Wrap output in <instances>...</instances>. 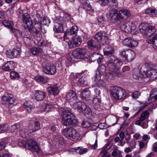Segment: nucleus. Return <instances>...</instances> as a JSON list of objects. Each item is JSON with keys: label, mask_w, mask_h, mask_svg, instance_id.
I'll list each match as a JSON object with an SVG mask.
<instances>
[{"label": "nucleus", "mask_w": 157, "mask_h": 157, "mask_svg": "<svg viewBox=\"0 0 157 157\" xmlns=\"http://www.w3.org/2000/svg\"><path fill=\"white\" fill-rule=\"evenodd\" d=\"M92 57H94L95 58L94 60L97 59L98 63L99 64L101 63L102 59V57L99 55L98 53L95 52L93 54L92 56Z\"/></svg>", "instance_id": "obj_41"}, {"label": "nucleus", "mask_w": 157, "mask_h": 157, "mask_svg": "<svg viewBox=\"0 0 157 157\" xmlns=\"http://www.w3.org/2000/svg\"><path fill=\"white\" fill-rule=\"evenodd\" d=\"M33 26L31 29L33 32V36L34 38L37 40V38H39L41 36L40 31L42 28V22L33 23Z\"/></svg>", "instance_id": "obj_9"}, {"label": "nucleus", "mask_w": 157, "mask_h": 157, "mask_svg": "<svg viewBox=\"0 0 157 157\" xmlns=\"http://www.w3.org/2000/svg\"><path fill=\"white\" fill-rule=\"evenodd\" d=\"M33 128H30V130L29 132L30 133L34 132L36 131V130H38L40 128V123L38 121H36L34 122V124L33 125Z\"/></svg>", "instance_id": "obj_32"}, {"label": "nucleus", "mask_w": 157, "mask_h": 157, "mask_svg": "<svg viewBox=\"0 0 157 157\" xmlns=\"http://www.w3.org/2000/svg\"><path fill=\"white\" fill-rule=\"evenodd\" d=\"M113 151L111 153L112 156H115L117 155H121V152L118 149V147L117 146H115L113 147Z\"/></svg>", "instance_id": "obj_39"}, {"label": "nucleus", "mask_w": 157, "mask_h": 157, "mask_svg": "<svg viewBox=\"0 0 157 157\" xmlns=\"http://www.w3.org/2000/svg\"><path fill=\"white\" fill-rule=\"evenodd\" d=\"M100 75H103L106 72V68L105 65L103 64L100 66L98 68Z\"/></svg>", "instance_id": "obj_42"}, {"label": "nucleus", "mask_w": 157, "mask_h": 157, "mask_svg": "<svg viewBox=\"0 0 157 157\" xmlns=\"http://www.w3.org/2000/svg\"><path fill=\"white\" fill-rule=\"evenodd\" d=\"M114 52V49H112L109 50H105L104 51V54L105 55H112Z\"/></svg>", "instance_id": "obj_60"}, {"label": "nucleus", "mask_w": 157, "mask_h": 157, "mask_svg": "<svg viewBox=\"0 0 157 157\" xmlns=\"http://www.w3.org/2000/svg\"><path fill=\"white\" fill-rule=\"evenodd\" d=\"M21 126L20 124L19 123H16L15 124H13L7 128L8 130L7 131H8L11 133L13 132L17 128H20Z\"/></svg>", "instance_id": "obj_35"}, {"label": "nucleus", "mask_w": 157, "mask_h": 157, "mask_svg": "<svg viewBox=\"0 0 157 157\" xmlns=\"http://www.w3.org/2000/svg\"><path fill=\"white\" fill-rule=\"evenodd\" d=\"M53 30L56 33H62L64 31L62 26L58 24H56L54 25Z\"/></svg>", "instance_id": "obj_31"}, {"label": "nucleus", "mask_w": 157, "mask_h": 157, "mask_svg": "<svg viewBox=\"0 0 157 157\" xmlns=\"http://www.w3.org/2000/svg\"><path fill=\"white\" fill-rule=\"evenodd\" d=\"M120 55L124 58V60L128 61H132L136 57L135 52L130 49L123 51Z\"/></svg>", "instance_id": "obj_10"}, {"label": "nucleus", "mask_w": 157, "mask_h": 157, "mask_svg": "<svg viewBox=\"0 0 157 157\" xmlns=\"http://www.w3.org/2000/svg\"><path fill=\"white\" fill-rule=\"evenodd\" d=\"M130 15V12L126 9L121 10L118 13V17L121 19L124 18L125 17H128Z\"/></svg>", "instance_id": "obj_26"}, {"label": "nucleus", "mask_w": 157, "mask_h": 157, "mask_svg": "<svg viewBox=\"0 0 157 157\" xmlns=\"http://www.w3.org/2000/svg\"><path fill=\"white\" fill-rule=\"evenodd\" d=\"M143 67L147 69V72H144L143 75L144 77H148L147 81L151 79H154L157 78V65L147 63H145Z\"/></svg>", "instance_id": "obj_3"}, {"label": "nucleus", "mask_w": 157, "mask_h": 157, "mask_svg": "<svg viewBox=\"0 0 157 157\" xmlns=\"http://www.w3.org/2000/svg\"><path fill=\"white\" fill-rule=\"evenodd\" d=\"M145 13L147 14L155 16L157 15V10L154 9L148 8L145 10Z\"/></svg>", "instance_id": "obj_37"}, {"label": "nucleus", "mask_w": 157, "mask_h": 157, "mask_svg": "<svg viewBox=\"0 0 157 157\" xmlns=\"http://www.w3.org/2000/svg\"><path fill=\"white\" fill-rule=\"evenodd\" d=\"M107 16L108 18H110L111 19L116 20L118 17L117 10L115 9H112L110 10L107 14Z\"/></svg>", "instance_id": "obj_21"}, {"label": "nucleus", "mask_w": 157, "mask_h": 157, "mask_svg": "<svg viewBox=\"0 0 157 157\" xmlns=\"http://www.w3.org/2000/svg\"><path fill=\"white\" fill-rule=\"evenodd\" d=\"M46 96V93L44 91L39 90L35 91L34 97L35 99L38 101L42 100Z\"/></svg>", "instance_id": "obj_18"}, {"label": "nucleus", "mask_w": 157, "mask_h": 157, "mask_svg": "<svg viewBox=\"0 0 157 157\" xmlns=\"http://www.w3.org/2000/svg\"><path fill=\"white\" fill-rule=\"evenodd\" d=\"M34 79L36 82H40L42 84H44L47 83L48 82V78L43 76H38L36 77Z\"/></svg>", "instance_id": "obj_30"}, {"label": "nucleus", "mask_w": 157, "mask_h": 157, "mask_svg": "<svg viewBox=\"0 0 157 157\" xmlns=\"http://www.w3.org/2000/svg\"><path fill=\"white\" fill-rule=\"evenodd\" d=\"M72 38L74 41V43H75L76 47L80 45L82 43V40L80 37L78 36L76 38L73 37Z\"/></svg>", "instance_id": "obj_47"}, {"label": "nucleus", "mask_w": 157, "mask_h": 157, "mask_svg": "<svg viewBox=\"0 0 157 157\" xmlns=\"http://www.w3.org/2000/svg\"><path fill=\"white\" fill-rule=\"evenodd\" d=\"M54 140L56 142H57L61 144H62L64 143V140H63V138L59 134H57V135H54Z\"/></svg>", "instance_id": "obj_33"}, {"label": "nucleus", "mask_w": 157, "mask_h": 157, "mask_svg": "<svg viewBox=\"0 0 157 157\" xmlns=\"http://www.w3.org/2000/svg\"><path fill=\"white\" fill-rule=\"evenodd\" d=\"M98 82L99 85H101V86L105 87L106 86V83L104 80L101 79Z\"/></svg>", "instance_id": "obj_62"}, {"label": "nucleus", "mask_w": 157, "mask_h": 157, "mask_svg": "<svg viewBox=\"0 0 157 157\" xmlns=\"http://www.w3.org/2000/svg\"><path fill=\"white\" fill-rule=\"evenodd\" d=\"M18 144L20 146L24 147L31 151H35L36 152H38L40 150L39 147L37 143L31 138L28 139L26 142L24 141H19L18 143Z\"/></svg>", "instance_id": "obj_6"}, {"label": "nucleus", "mask_w": 157, "mask_h": 157, "mask_svg": "<svg viewBox=\"0 0 157 157\" xmlns=\"http://www.w3.org/2000/svg\"><path fill=\"white\" fill-rule=\"evenodd\" d=\"M42 24L44 25L48 26L50 23V19L47 17H44L42 19Z\"/></svg>", "instance_id": "obj_50"}, {"label": "nucleus", "mask_w": 157, "mask_h": 157, "mask_svg": "<svg viewBox=\"0 0 157 157\" xmlns=\"http://www.w3.org/2000/svg\"><path fill=\"white\" fill-rule=\"evenodd\" d=\"M123 43L125 45L132 48H135L138 44L137 41L131 37H128L125 39L123 40Z\"/></svg>", "instance_id": "obj_17"}, {"label": "nucleus", "mask_w": 157, "mask_h": 157, "mask_svg": "<svg viewBox=\"0 0 157 157\" xmlns=\"http://www.w3.org/2000/svg\"><path fill=\"white\" fill-rule=\"evenodd\" d=\"M8 126L6 124L0 125V133H3L8 130Z\"/></svg>", "instance_id": "obj_52"}, {"label": "nucleus", "mask_w": 157, "mask_h": 157, "mask_svg": "<svg viewBox=\"0 0 157 157\" xmlns=\"http://www.w3.org/2000/svg\"><path fill=\"white\" fill-rule=\"evenodd\" d=\"M33 23L42 22V17L40 14L37 13L33 16Z\"/></svg>", "instance_id": "obj_36"}, {"label": "nucleus", "mask_w": 157, "mask_h": 157, "mask_svg": "<svg viewBox=\"0 0 157 157\" xmlns=\"http://www.w3.org/2000/svg\"><path fill=\"white\" fill-rule=\"evenodd\" d=\"M15 64L13 61H8L2 67V69L5 71H9L13 69L15 67Z\"/></svg>", "instance_id": "obj_20"}, {"label": "nucleus", "mask_w": 157, "mask_h": 157, "mask_svg": "<svg viewBox=\"0 0 157 157\" xmlns=\"http://www.w3.org/2000/svg\"><path fill=\"white\" fill-rule=\"evenodd\" d=\"M148 42L149 44L151 43L154 48H157V39H155L154 38H151L148 40Z\"/></svg>", "instance_id": "obj_46"}, {"label": "nucleus", "mask_w": 157, "mask_h": 157, "mask_svg": "<svg viewBox=\"0 0 157 157\" xmlns=\"http://www.w3.org/2000/svg\"><path fill=\"white\" fill-rule=\"evenodd\" d=\"M88 46L90 49H99L100 48L99 44H96L95 42L93 40H89L87 42Z\"/></svg>", "instance_id": "obj_27"}, {"label": "nucleus", "mask_w": 157, "mask_h": 157, "mask_svg": "<svg viewBox=\"0 0 157 157\" xmlns=\"http://www.w3.org/2000/svg\"><path fill=\"white\" fill-rule=\"evenodd\" d=\"M105 124L104 123H101L98 125V127L99 128L101 129H103L105 128Z\"/></svg>", "instance_id": "obj_64"}, {"label": "nucleus", "mask_w": 157, "mask_h": 157, "mask_svg": "<svg viewBox=\"0 0 157 157\" xmlns=\"http://www.w3.org/2000/svg\"><path fill=\"white\" fill-rule=\"evenodd\" d=\"M108 58L107 67L111 72L107 73L103 76L104 78L103 79L105 80H109L113 77L118 76L120 75L119 69L123 64L121 61L116 58L113 55L109 56Z\"/></svg>", "instance_id": "obj_1"}, {"label": "nucleus", "mask_w": 157, "mask_h": 157, "mask_svg": "<svg viewBox=\"0 0 157 157\" xmlns=\"http://www.w3.org/2000/svg\"><path fill=\"white\" fill-rule=\"evenodd\" d=\"M148 0H134L135 2L139 4L145 3Z\"/></svg>", "instance_id": "obj_61"}, {"label": "nucleus", "mask_w": 157, "mask_h": 157, "mask_svg": "<svg viewBox=\"0 0 157 157\" xmlns=\"http://www.w3.org/2000/svg\"><path fill=\"white\" fill-rule=\"evenodd\" d=\"M24 106L26 111L30 113L34 109L35 106L33 103L30 101H26L24 103Z\"/></svg>", "instance_id": "obj_24"}, {"label": "nucleus", "mask_w": 157, "mask_h": 157, "mask_svg": "<svg viewBox=\"0 0 157 157\" xmlns=\"http://www.w3.org/2000/svg\"><path fill=\"white\" fill-rule=\"evenodd\" d=\"M14 58L19 56L21 52V49L20 48L16 47L12 50Z\"/></svg>", "instance_id": "obj_40"}, {"label": "nucleus", "mask_w": 157, "mask_h": 157, "mask_svg": "<svg viewBox=\"0 0 157 157\" xmlns=\"http://www.w3.org/2000/svg\"><path fill=\"white\" fill-rule=\"evenodd\" d=\"M111 93L113 97L117 100H121L123 99L126 95L124 90L119 87H116L113 88Z\"/></svg>", "instance_id": "obj_8"}, {"label": "nucleus", "mask_w": 157, "mask_h": 157, "mask_svg": "<svg viewBox=\"0 0 157 157\" xmlns=\"http://www.w3.org/2000/svg\"><path fill=\"white\" fill-rule=\"evenodd\" d=\"M6 54L7 57L10 58H13V56L12 50H8L6 52Z\"/></svg>", "instance_id": "obj_56"}, {"label": "nucleus", "mask_w": 157, "mask_h": 157, "mask_svg": "<svg viewBox=\"0 0 157 157\" xmlns=\"http://www.w3.org/2000/svg\"><path fill=\"white\" fill-rule=\"evenodd\" d=\"M100 75L96 74L94 76V80L96 83H98V82L101 79V76Z\"/></svg>", "instance_id": "obj_55"}, {"label": "nucleus", "mask_w": 157, "mask_h": 157, "mask_svg": "<svg viewBox=\"0 0 157 157\" xmlns=\"http://www.w3.org/2000/svg\"><path fill=\"white\" fill-rule=\"evenodd\" d=\"M62 131L63 135L72 140L76 141L80 139L81 135L73 128H66Z\"/></svg>", "instance_id": "obj_5"}, {"label": "nucleus", "mask_w": 157, "mask_h": 157, "mask_svg": "<svg viewBox=\"0 0 157 157\" xmlns=\"http://www.w3.org/2000/svg\"><path fill=\"white\" fill-rule=\"evenodd\" d=\"M84 8L86 10H92L93 11L90 5L87 2H85L84 3Z\"/></svg>", "instance_id": "obj_53"}, {"label": "nucleus", "mask_w": 157, "mask_h": 157, "mask_svg": "<svg viewBox=\"0 0 157 157\" xmlns=\"http://www.w3.org/2000/svg\"><path fill=\"white\" fill-rule=\"evenodd\" d=\"M120 28L122 31L128 33H130L132 30H134L136 26L132 22H129L122 24Z\"/></svg>", "instance_id": "obj_13"}, {"label": "nucleus", "mask_w": 157, "mask_h": 157, "mask_svg": "<svg viewBox=\"0 0 157 157\" xmlns=\"http://www.w3.org/2000/svg\"><path fill=\"white\" fill-rule=\"evenodd\" d=\"M78 29L77 26L74 25L70 29V31L68 32H66L64 35V39L68 38H73L76 36L77 34Z\"/></svg>", "instance_id": "obj_12"}, {"label": "nucleus", "mask_w": 157, "mask_h": 157, "mask_svg": "<svg viewBox=\"0 0 157 157\" xmlns=\"http://www.w3.org/2000/svg\"><path fill=\"white\" fill-rule=\"evenodd\" d=\"M30 129L28 130L27 128L23 129L20 132V134L23 137H26L27 136L29 135V133H30L29 132Z\"/></svg>", "instance_id": "obj_44"}, {"label": "nucleus", "mask_w": 157, "mask_h": 157, "mask_svg": "<svg viewBox=\"0 0 157 157\" xmlns=\"http://www.w3.org/2000/svg\"><path fill=\"white\" fill-rule=\"evenodd\" d=\"M10 76L11 79H17L19 77L18 73L13 71L10 73Z\"/></svg>", "instance_id": "obj_49"}, {"label": "nucleus", "mask_w": 157, "mask_h": 157, "mask_svg": "<svg viewBox=\"0 0 157 157\" xmlns=\"http://www.w3.org/2000/svg\"><path fill=\"white\" fill-rule=\"evenodd\" d=\"M66 99L70 102H74L75 100V102L79 101L78 100L76 95L75 92L73 90H70L66 95Z\"/></svg>", "instance_id": "obj_19"}, {"label": "nucleus", "mask_w": 157, "mask_h": 157, "mask_svg": "<svg viewBox=\"0 0 157 157\" xmlns=\"http://www.w3.org/2000/svg\"><path fill=\"white\" fill-rule=\"evenodd\" d=\"M147 69H146V71H143V73L142 74V75L140 74L139 72H138H138L136 73L133 75V77L135 79H138L140 77H142L144 78H148V77H144L143 76L144 72H147Z\"/></svg>", "instance_id": "obj_45"}, {"label": "nucleus", "mask_w": 157, "mask_h": 157, "mask_svg": "<svg viewBox=\"0 0 157 157\" xmlns=\"http://www.w3.org/2000/svg\"><path fill=\"white\" fill-rule=\"evenodd\" d=\"M73 108L75 109H77L79 113H82L85 116L90 115L91 113L90 108L84 102L80 101L74 102Z\"/></svg>", "instance_id": "obj_7"}, {"label": "nucleus", "mask_w": 157, "mask_h": 157, "mask_svg": "<svg viewBox=\"0 0 157 157\" xmlns=\"http://www.w3.org/2000/svg\"><path fill=\"white\" fill-rule=\"evenodd\" d=\"M5 145V143L2 142H0V151L4 149Z\"/></svg>", "instance_id": "obj_63"}, {"label": "nucleus", "mask_w": 157, "mask_h": 157, "mask_svg": "<svg viewBox=\"0 0 157 157\" xmlns=\"http://www.w3.org/2000/svg\"><path fill=\"white\" fill-rule=\"evenodd\" d=\"M149 27L148 24L146 23H142L139 26L140 31L142 33L145 35Z\"/></svg>", "instance_id": "obj_28"}, {"label": "nucleus", "mask_w": 157, "mask_h": 157, "mask_svg": "<svg viewBox=\"0 0 157 157\" xmlns=\"http://www.w3.org/2000/svg\"><path fill=\"white\" fill-rule=\"evenodd\" d=\"M43 71L49 74L54 75L56 71L55 67L50 63H47L43 69Z\"/></svg>", "instance_id": "obj_16"}, {"label": "nucleus", "mask_w": 157, "mask_h": 157, "mask_svg": "<svg viewBox=\"0 0 157 157\" xmlns=\"http://www.w3.org/2000/svg\"><path fill=\"white\" fill-rule=\"evenodd\" d=\"M94 37L99 43L103 42L105 43L106 40L108 39V36L106 32L103 31H100L97 33Z\"/></svg>", "instance_id": "obj_15"}, {"label": "nucleus", "mask_w": 157, "mask_h": 157, "mask_svg": "<svg viewBox=\"0 0 157 157\" xmlns=\"http://www.w3.org/2000/svg\"><path fill=\"white\" fill-rule=\"evenodd\" d=\"M78 83H79L82 86H85L88 85L87 79L83 77H82L79 79Z\"/></svg>", "instance_id": "obj_38"}, {"label": "nucleus", "mask_w": 157, "mask_h": 157, "mask_svg": "<svg viewBox=\"0 0 157 157\" xmlns=\"http://www.w3.org/2000/svg\"><path fill=\"white\" fill-rule=\"evenodd\" d=\"M2 24L6 27L13 30V22L10 20H4L2 21Z\"/></svg>", "instance_id": "obj_34"}, {"label": "nucleus", "mask_w": 157, "mask_h": 157, "mask_svg": "<svg viewBox=\"0 0 157 157\" xmlns=\"http://www.w3.org/2000/svg\"><path fill=\"white\" fill-rule=\"evenodd\" d=\"M2 99L6 104H12L15 101V99L13 95L9 93H6L2 97Z\"/></svg>", "instance_id": "obj_14"}, {"label": "nucleus", "mask_w": 157, "mask_h": 157, "mask_svg": "<svg viewBox=\"0 0 157 157\" xmlns=\"http://www.w3.org/2000/svg\"><path fill=\"white\" fill-rule=\"evenodd\" d=\"M153 110L152 107H149L147 110L142 112L140 117V120L143 121L146 119L148 118L149 116L150 112H152Z\"/></svg>", "instance_id": "obj_22"}, {"label": "nucleus", "mask_w": 157, "mask_h": 157, "mask_svg": "<svg viewBox=\"0 0 157 157\" xmlns=\"http://www.w3.org/2000/svg\"><path fill=\"white\" fill-rule=\"evenodd\" d=\"M68 45L69 48H74L76 47V45L75 44V43H74V41L72 39V40H70L68 42Z\"/></svg>", "instance_id": "obj_57"}, {"label": "nucleus", "mask_w": 157, "mask_h": 157, "mask_svg": "<svg viewBox=\"0 0 157 157\" xmlns=\"http://www.w3.org/2000/svg\"><path fill=\"white\" fill-rule=\"evenodd\" d=\"M140 94V93H139L138 91H136L132 93V96L133 98L136 99L139 98Z\"/></svg>", "instance_id": "obj_58"}, {"label": "nucleus", "mask_w": 157, "mask_h": 157, "mask_svg": "<svg viewBox=\"0 0 157 157\" xmlns=\"http://www.w3.org/2000/svg\"><path fill=\"white\" fill-rule=\"evenodd\" d=\"M91 124L87 121H84L82 123V126L85 128H88L90 126Z\"/></svg>", "instance_id": "obj_59"}, {"label": "nucleus", "mask_w": 157, "mask_h": 157, "mask_svg": "<svg viewBox=\"0 0 157 157\" xmlns=\"http://www.w3.org/2000/svg\"><path fill=\"white\" fill-rule=\"evenodd\" d=\"M42 49L40 48L35 47L31 48L30 51L32 54L34 55H38L40 52H42Z\"/></svg>", "instance_id": "obj_43"}, {"label": "nucleus", "mask_w": 157, "mask_h": 157, "mask_svg": "<svg viewBox=\"0 0 157 157\" xmlns=\"http://www.w3.org/2000/svg\"><path fill=\"white\" fill-rule=\"evenodd\" d=\"M86 49L83 48H77L73 52L72 55L75 58L80 59L84 58L86 53Z\"/></svg>", "instance_id": "obj_11"}, {"label": "nucleus", "mask_w": 157, "mask_h": 157, "mask_svg": "<svg viewBox=\"0 0 157 157\" xmlns=\"http://www.w3.org/2000/svg\"><path fill=\"white\" fill-rule=\"evenodd\" d=\"M140 105L141 106L140 107L138 111L135 113V116L137 115L141 110L148 105L147 104H146L145 103L143 102L141 103Z\"/></svg>", "instance_id": "obj_51"}, {"label": "nucleus", "mask_w": 157, "mask_h": 157, "mask_svg": "<svg viewBox=\"0 0 157 157\" xmlns=\"http://www.w3.org/2000/svg\"><path fill=\"white\" fill-rule=\"evenodd\" d=\"M62 121L65 126L75 125L77 123V121L75 116L68 110H65L63 111Z\"/></svg>", "instance_id": "obj_4"}, {"label": "nucleus", "mask_w": 157, "mask_h": 157, "mask_svg": "<svg viewBox=\"0 0 157 157\" xmlns=\"http://www.w3.org/2000/svg\"><path fill=\"white\" fill-rule=\"evenodd\" d=\"M90 88L91 89V90H94V92L96 95V96L99 95L100 93V88L99 86H92L91 88Z\"/></svg>", "instance_id": "obj_48"}, {"label": "nucleus", "mask_w": 157, "mask_h": 157, "mask_svg": "<svg viewBox=\"0 0 157 157\" xmlns=\"http://www.w3.org/2000/svg\"><path fill=\"white\" fill-rule=\"evenodd\" d=\"M22 20L24 25V28L28 29L29 31H26L23 33V35L24 37L32 40L33 36V32L31 31V27L32 25V20L30 16L27 13H25L22 14Z\"/></svg>", "instance_id": "obj_2"}, {"label": "nucleus", "mask_w": 157, "mask_h": 157, "mask_svg": "<svg viewBox=\"0 0 157 157\" xmlns=\"http://www.w3.org/2000/svg\"><path fill=\"white\" fill-rule=\"evenodd\" d=\"M43 107L44 109L42 110L43 111H48L49 109L52 107V105L50 104H46L43 105Z\"/></svg>", "instance_id": "obj_54"}, {"label": "nucleus", "mask_w": 157, "mask_h": 157, "mask_svg": "<svg viewBox=\"0 0 157 157\" xmlns=\"http://www.w3.org/2000/svg\"><path fill=\"white\" fill-rule=\"evenodd\" d=\"M82 98L85 100H89L91 96L90 90L89 89L83 90L81 93Z\"/></svg>", "instance_id": "obj_25"}, {"label": "nucleus", "mask_w": 157, "mask_h": 157, "mask_svg": "<svg viewBox=\"0 0 157 157\" xmlns=\"http://www.w3.org/2000/svg\"><path fill=\"white\" fill-rule=\"evenodd\" d=\"M48 92L51 95H57L59 92V90L58 87L56 86H50L47 88Z\"/></svg>", "instance_id": "obj_23"}, {"label": "nucleus", "mask_w": 157, "mask_h": 157, "mask_svg": "<svg viewBox=\"0 0 157 157\" xmlns=\"http://www.w3.org/2000/svg\"><path fill=\"white\" fill-rule=\"evenodd\" d=\"M156 32V29L155 27L152 26H149L147 29L146 34L148 37L153 36Z\"/></svg>", "instance_id": "obj_29"}]
</instances>
